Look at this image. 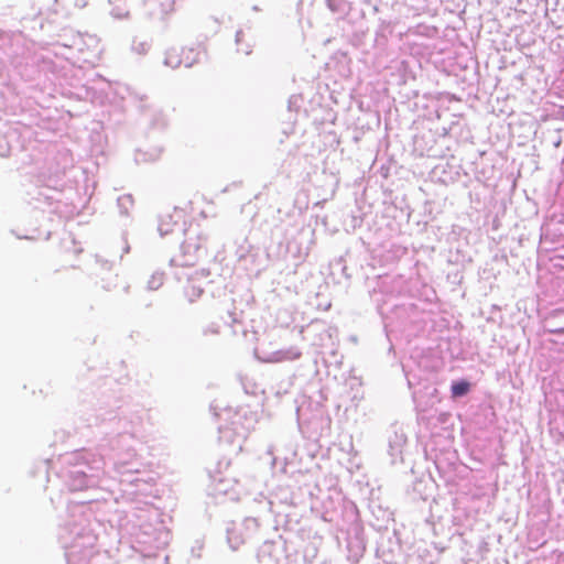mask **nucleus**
Listing matches in <instances>:
<instances>
[{
    "mask_svg": "<svg viewBox=\"0 0 564 564\" xmlns=\"http://www.w3.org/2000/svg\"><path fill=\"white\" fill-rule=\"evenodd\" d=\"M470 390V383L466 380L455 381L451 387L453 398H458L467 394Z\"/></svg>",
    "mask_w": 564,
    "mask_h": 564,
    "instance_id": "obj_1",
    "label": "nucleus"
},
{
    "mask_svg": "<svg viewBox=\"0 0 564 564\" xmlns=\"http://www.w3.org/2000/svg\"><path fill=\"white\" fill-rule=\"evenodd\" d=\"M560 332L564 333V329H561Z\"/></svg>",
    "mask_w": 564,
    "mask_h": 564,
    "instance_id": "obj_2",
    "label": "nucleus"
}]
</instances>
